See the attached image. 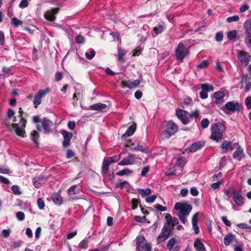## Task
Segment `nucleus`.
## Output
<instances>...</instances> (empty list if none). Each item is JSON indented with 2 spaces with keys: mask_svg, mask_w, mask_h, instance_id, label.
Wrapping results in <instances>:
<instances>
[{
  "mask_svg": "<svg viewBox=\"0 0 251 251\" xmlns=\"http://www.w3.org/2000/svg\"><path fill=\"white\" fill-rule=\"evenodd\" d=\"M226 130V127L222 123H215L211 129L210 138L216 142H220L223 139Z\"/></svg>",
  "mask_w": 251,
  "mask_h": 251,
  "instance_id": "1",
  "label": "nucleus"
},
{
  "mask_svg": "<svg viewBox=\"0 0 251 251\" xmlns=\"http://www.w3.org/2000/svg\"><path fill=\"white\" fill-rule=\"evenodd\" d=\"M178 130L177 125L173 121L169 120L166 123V129L161 133V137L163 139H169Z\"/></svg>",
  "mask_w": 251,
  "mask_h": 251,
  "instance_id": "2",
  "label": "nucleus"
},
{
  "mask_svg": "<svg viewBox=\"0 0 251 251\" xmlns=\"http://www.w3.org/2000/svg\"><path fill=\"white\" fill-rule=\"evenodd\" d=\"M173 227H170L165 224L161 232L157 237L158 243H163L167 240L170 235L173 234Z\"/></svg>",
  "mask_w": 251,
  "mask_h": 251,
  "instance_id": "3",
  "label": "nucleus"
},
{
  "mask_svg": "<svg viewBox=\"0 0 251 251\" xmlns=\"http://www.w3.org/2000/svg\"><path fill=\"white\" fill-rule=\"evenodd\" d=\"M50 89L47 87L44 90H39L35 95L33 103L35 108H37L42 102V99L49 94Z\"/></svg>",
  "mask_w": 251,
  "mask_h": 251,
  "instance_id": "4",
  "label": "nucleus"
},
{
  "mask_svg": "<svg viewBox=\"0 0 251 251\" xmlns=\"http://www.w3.org/2000/svg\"><path fill=\"white\" fill-rule=\"evenodd\" d=\"M138 191L141 197L145 199L146 202L147 203H151L153 202L157 198L155 195L149 196L151 193V190L149 188L146 189H139L138 190Z\"/></svg>",
  "mask_w": 251,
  "mask_h": 251,
  "instance_id": "5",
  "label": "nucleus"
},
{
  "mask_svg": "<svg viewBox=\"0 0 251 251\" xmlns=\"http://www.w3.org/2000/svg\"><path fill=\"white\" fill-rule=\"evenodd\" d=\"M188 50L182 43H179L176 50L175 56L177 60H182L187 55Z\"/></svg>",
  "mask_w": 251,
  "mask_h": 251,
  "instance_id": "6",
  "label": "nucleus"
},
{
  "mask_svg": "<svg viewBox=\"0 0 251 251\" xmlns=\"http://www.w3.org/2000/svg\"><path fill=\"white\" fill-rule=\"evenodd\" d=\"M201 91L200 93V96L201 99H205L208 97V92H211L214 90V87L208 83H202L201 84Z\"/></svg>",
  "mask_w": 251,
  "mask_h": 251,
  "instance_id": "7",
  "label": "nucleus"
},
{
  "mask_svg": "<svg viewBox=\"0 0 251 251\" xmlns=\"http://www.w3.org/2000/svg\"><path fill=\"white\" fill-rule=\"evenodd\" d=\"M251 55L247 52L239 50L238 52L237 58L242 64L247 66L251 60Z\"/></svg>",
  "mask_w": 251,
  "mask_h": 251,
  "instance_id": "8",
  "label": "nucleus"
},
{
  "mask_svg": "<svg viewBox=\"0 0 251 251\" xmlns=\"http://www.w3.org/2000/svg\"><path fill=\"white\" fill-rule=\"evenodd\" d=\"M225 107L232 112H234L235 111L239 112L240 111L241 109L243 108L241 104L238 102L234 103L233 101L227 102L222 108V110H224Z\"/></svg>",
  "mask_w": 251,
  "mask_h": 251,
  "instance_id": "9",
  "label": "nucleus"
},
{
  "mask_svg": "<svg viewBox=\"0 0 251 251\" xmlns=\"http://www.w3.org/2000/svg\"><path fill=\"white\" fill-rule=\"evenodd\" d=\"M176 114L177 118L180 120L184 125H187L189 123V120L187 116L188 112L187 111L178 109L176 110Z\"/></svg>",
  "mask_w": 251,
  "mask_h": 251,
  "instance_id": "10",
  "label": "nucleus"
},
{
  "mask_svg": "<svg viewBox=\"0 0 251 251\" xmlns=\"http://www.w3.org/2000/svg\"><path fill=\"white\" fill-rule=\"evenodd\" d=\"M59 8L56 7L47 10L44 14L45 18L50 21L53 22L56 19V14L59 11Z\"/></svg>",
  "mask_w": 251,
  "mask_h": 251,
  "instance_id": "11",
  "label": "nucleus"
},
{
  "mask_svg": "<svg viewBox=\"0 0 251 251\" xmlns=\"http://www.w3.org/2000/svg\"><path fill=\"white\" fill-rule=\"evenodd\" d=\"M231 194L232 196L233 201L236 204H239V203L241 204H244L245 199L242 196L240 191L232 189Z\"/></svg>",
  "mask_w": 251,
  "mask_h": 251,
  "instance_id": "12",
  "label": "nucleus"
},
{
  "mask_svg": "<svg viewBox=\"0 0 251 251\" xmlns=\"http://www.w3.org/2000/svg\"><path fill=\"white\" fill-rule=\"evenodd\" d=\"M61 133L64 139V141L62 142V146L64 148H67L70 145V141L73 137V134L64 130H62Z\"/></svg>",
  "mask_w": 251,
  "mask_h": 251,
  "instance_id": "13",
  "label": "nucleus"
},
{
  "mask_svg": "<svg viewBox=\"0 0 251 251\" xmlns=\"http://www.w3.org/2000/svg\"><path fill=\"white\" fill-rule=\"evenodd\" d=\"M175 209L179 210L180 215H188L192 209V206L191 205H175Z\"/></svg>",
  "mask_w": 251,
  "mask_h": 251,
  "instance_id": "14",
  "label": "nucleus"
},
{
  "mask_svg": "<svg viewBox=\"0 0 251 251\" xmlns=\"http://www.w3.org/2000/svg\"><path fill=\"white\" fill-rule=\"evenodd\" d=\"M135 163V155L130 154L127 157L123 158L118 165L120 166H126L132 165Z\"/></svg>",
  "mask_w": 251,
  "mask_h": 251,
  "instance_id": "15",
  "label": "nucleus"
},
{
  "mask_svg": "<svg viewBox=\"0 0 251 251\" xmlns=\"http://www.w3.org/2000/svg\"><path fill=\"white\" fill-rule=\"evenodd\" d=\"M234 145H237V148L233 153V157L235 159H237L238 161H241L244 157L243 150L238 143H234Z\"/></svg>",
  "mask_w": 251,
  "mask_h": 251,
  "instance_id": "16",
  "label": "nucleus"
},
{
  "mask_svg": "<svg viewBox=\"0 0 251 251\" xmlns=\"http://www.w3.org/2000/svg\"><path fill=\"white\" fill-rule=\"evenodd\" d=\"M89 110H96L101 112H105L108 109L106 104L98 102L97 103L90 105L88 108Z\"/></svg>",
  "mask_w": 251,
  "mask_h": 251,
  "instance_id": "17",
  "label": "nucleus"
},
{
  "mask_svg": "<svg viewBox=\"0 0 251 251\" xmlns=\"http://www.w3.org/2000/svg\"><path fill=\"white\" fill-rule=\"evenodd\" d=\"M21 124V127H20L19 124L17 123H13L11 126L13 128H15V132L17 135L24 137V134H25V127L23 126L22 124Z\"/></svg>",
  "mask_w": 251,
  "mask_h": 251,
  "instance_id": "18",
  "label": "nucleus"
},
{
  "mask_svg": "<svg viewBox=\"0 0 251 251\" xmlns=\"http://www.w3.org/2000/svg\"><path fill=\"white\" fill-rule=\"evenodd\" d=\"M136 129V124L133 123L126 131V132L122 136V140H125L127 137L132 135Z\"/></svg>",
  "mask_w": 251,
  "mask_h": 251,
  "instance_id": "19",
  "label": "nucleus"
},
{
  "mask_svg": "<svg viewBox=\"0 0 251 251\" xmlns=\"http://www.w3.org/2000/svg\"><path fill=\"white\" fill-rule=\"evenodd\" d=\"M42 127L43 129L47 132H49L51 130V127L53 125V123L50 120L44 118L41 121Z\"/></svg>",
  "mask_w": 251,
  "mask_h": 251,
  "instance_id": "20",
  "label": "nucleus"
},
{
  "mask_svg": "<svg viewBox=\"0 0 251 251\" xmlns=\"http://www.w3.org/2000/svg\"><path fill=\"white\" fill-rule=\"evenodd\" d=\"M128 143H130V145L126 144V147L130 148L132 151H141L143 152L147 151V149L144 148L142 146H140L139 144L135 146V144L133 142L131 143L130 140L129 141Z\"/></svg>",
  "mask_w": 251,
  "mask_h": 251,
  "instance_id": "21",
  "label": "nucleus"
},
{
  "mask_svg": "<svg viewBox=\"0 0 251 251\" xmlns=\"http://www.w3.org/2000/svg\"><path fill=\"white\" fill-rule=\"evenodd\" d=\"M46 182V178L43 176H38L33 179V184L36 188H39L44 185Z\"/></svg>",
  "mask_w": 251,
  "mask_h": 251,
  "instance_id": "22",
  "label": "nucleus"
},
{
  "mask_svg": "<svg viewBox=\"0 0 251 251\" xmlns=\"http://www.w3.org/2000/svg\"><path fill=\"white\" fill-rule=\"evenodd\" d=\"M205 145V142L203 141H198L194 143L190 147L189 150L190 152H194L198 150L201 149Z\"/></svg>",
  "mask_w": 251,
  "mask_h": 251,
  "instance_id": "23",
  "label": "nucleus"
},
{
  "mask_svg": "<svg viewBox=\"0 0 251 251\" xmlns=\"http://www.w3.org/2000/svg\"><path fill=\"white\" fill-rule=\"evenodd\" d=\"M214 97L215 99V103L217 104H221L224 102L225 93L222 91H217L214 93Z\"/></svg>",
  "mask_w": 251,
  "mask_h": 251,
  "instance_id": "24",
  "label": "nucleus"
},
{
  "mask_svg": "<svg viewBox=\"0 0 251 251\" xmlns=\"http://www.w3.org/2000/svg\"><path fill=\"white\" fill-rule=\"evenodd\" d=\"M51 199L56 204H61L63 202V198L61 195V192L54 193L51 195Z\"/></svg>",
  "mask_w": 251,
  "mask_h": 251,
  "instance_id": "25",
  "label": "nucleus"
},
{
  "mask_svg": "<svg viewBox=\"0 0 251 251\" xmlns=\"http://www.w3.org/2000/svg\"><path fill=\"white\" fill-rule=\"evenodd\" d=\"M136 251H142L141 250V248L144 249V245H142V244L144 243V242L145 241V238L144 236H138L136 239ZM145 244V243L144 244Z\"/></svg>",
  "mask_w": 251,
  "mask_h": 251,
  "instance_id": "26",
  "label": "nucleus"
},
{
  "mask_svg": "<svg viewBox=\"0 0 251 251\" xmlns=\"http://www.w3.org/2000/svg\"><path fill=\"white\" fill-rule=\"evenodd\" d=\"M194 247L197 251H206L204 244L199 238L195 240Z\"/></svg>",
  "mask_w": 251,
  "mask_h": 251,
  "instance_id": "27",
  "label": "nucleus"
},
{
  "mask_svg": "<svg viewBox=\"0 0 251 251\" xmlns=\"http://www.w3.org/2000/svg\"><path fill=\"white\" fill-rule=\"evenodd\" d=\"M234 144H232L231 141H228L227 140H224L221 146V149H225L226 151L229 150L232 151L234 149L233 146Z\"/></svg>",
  "mask_w": 251,
  "mask_h": 251,
  "instance_id": "28",
  "label": "nucleus"
},
{
  "mask_svg": "<svg viewBox=\"0 0 251 251\" xmlns=\"http://www.w3.org/2000/svg\"><path fill=\"white\" fill-rule=\"evenodd\" d=\"M110 164V162H109V160H107V158L103 159L101 168L102 174H106L107 173Z\"/></svg>",
  "mask_w": 251,
  "mask_h": 251,
  "instance_id": "29",
  "label": "nucleus"
},
{
  "mask_svg": "<svg viewBox=\"0 0 251 251\" xmlns=\"http://www.w3.org/2000/svg\"><path fill=\"white\" fill-rule=\"evenodd\" d=\"M78 186L77 185H74L70 187L67 191L68 194L71 196L78 194L79 191V189H77Z\"/></svg>",
  "mask_w": 251,
  "mask_h": 251,
  "instance_id": "30",
  "label": "nucleus"
},
{
  "mask_svg": "<svg viewBox=\"0 0 251 251\" xmlns=\"http://www.w3.org/2000/svg\"><path fill=\"white\" fill-rule=\"evenodd\" d=\"M234 237H235V235L231 233L228 234L227 235L225 236L224 238V244L226 246L229 245L231 244V243L232 242Z\"/></svg>",
  "mask_w": 251,
  "mask_h": 251,
  "instance_id": "31",
  "label": "nucleus"
},
{
  "mask_svg": "<svg viewBox=\"0 0 251 251\" xmlns=\"http://www.w3.org/2000/svg\"><path fill=\"white\" fill-rule=\"evenodd\" d=\"M40 137L39 133L36 130H33L30 134L31 139L35 144H38V139Z\"/></svg>",
  "mask_w": 251,
  "mask_h": 251,
  "instance_id": "32",
  "label": "nucleus"
},
{
  "mask_svg": "<svg viewBox=\"0 0 251 251\" xmlns=\"http://www.w3.org/2000/svg\"><path fill=\"white\" fill-rule=\"evenodd\" d=\"M177 240L175 238H171L168 241L167 244V249L169 250H172L175 245L177 243Z\"/></svg>",
  "mask_w": 251,
  "mask_h": 251,
  "instance_id": "33",
  "label": "nucleus"
},
{
  "mask_svg": "<svg viewBox=\"0 0 251 251\" xmlns=\"http://www.w3.org/2000/svg\"><path fill=\"white\" fill-rule=\"evenodd\" d=\"M244 28L245 29V34L251 33V20H247L244 24Z\"/></svg>",
  "mask_w": 251,
  "mask_h": 251,
  "instance_id": "34",
  "label": "nucleus"
},
{
  "mask_svg": "<svg viewBox=\"0 0 251 251\" xmlns=\"http://www.w3.org/2000/svg\"><path fill=\"white\" fill-rule=\"evenodd\" d=\"M116 187L123 190L124 187L127 189L129 187V184L128 181L125 180L115 184Z\"/></svg>",
  "mask_w": 251,
  "mask_h": 251,
  "instance_id": "35",
  "label": "nucleus"
},
{
  "mask_svg": "<svg viewBox=\"0 0 251 251\" xmlns=\"http://www.w3.org/2000/svg\"><path fill=\"white\" fill-rule=\"evenodd\" d=\"M121 86L123 88H128L130 89H132V81L129 80H123L121 81Z\"/></svg>",
  "mask_w": 251,
  "mask_h": 251,
  "instance_id": "36",
  "label": "nucleus"
},
{
  "mask_svg": "<svg viewBox=\"0 0 251 251\" xmlns=\"http://www.w3.org/2000/svg\"><path fill=\"white\" fill-rule=\"evenodd\" d=\"M19 117L20 118V123L23 124V126L25 127L26 124V120L23 117L24 112L22 107L19 108Z\"/></svg>",
  "mask_w": 251,
  "mask_h": 251,
  "instance_id": "37",
  "label": "nucleus"
},
{
  "mask_svg": "<svg viewBox=\"0 0 251 251\" xmlns=\"http://www.w3.org/2000/svg\"><path fill=\"white\" fill-rule=\"evenodd\" d=\"M186 163V159L184 157H178L176 160V165L182 168Z\"/></svg>",
  "mask_w": 251,
  "mask_h": 251,
  "instance_id": "38",
  "label": "nucleus"
},
{
  "mask_svg": "<svg viewBox=\"0 0 251 251\" xmlns=\"http://www.w3.org/2000/svg\"><path fill=\"white\" fill-rule=\"evenodd\" d=\"M133 173V171L126 168L116 173V175L119 176H123L124 175H129Z\"/></svg>",
  "mask_w": 251,
  "mask_h": 251,
  "instance_id": "39",
  "label": "nucleus"
},
{
  "mask_svg": "<svg viewBox=\"0 0 251 251\" xmlns=\"http://www.w3.org/2000/svg\"><path fill=\"white\" fill-rule=\"evenodd\" d=\"M192 102V99L190 98H187L184 99L181 102V106L183 108H186L189 106V104Z\"/></svg>",
  "mask_w": 251,
  "mask_h": 251,
  "instance_id": "40",
  "label": "nucleus"
},
{
  "mask_svg": "<svg viewBox=\"0 0 251 251\" xmlns=\"http://www.w3.org/2000/svg\"><path fill=\"white\" fill-rule=\"evenodd\" d=\"M11 24L14 27H18L23 24V21L19 20L16 17H14L11 19Z\"/></svg>",
  "mask_w": 251,
  "mask_h": 251,
  "instance_id": "41",
  "label": "nucleus"
},
{
  "mask_svg": "<svg viewBox=\"0 0 251 251\" xmlns=\"http://www.w3.org/2000/svg\"><path fill=\"white\" fill-rule=\"evenodd\" d=\"M237 33V30L235 29L231 30L227 32V38L229 40H232L236 37Z\"/></svg>",
  "mask_w": 251,
  "mask_h": 251,
  "instance_id": "42",
  "label": "nucleus"
},
{
  "mask_svg": "<svg viewBox=\"0 0 251 251\" xmlns=\"http://www.w3.org/2000/svg\"><path fill=\"white\" fill-rule=\"evenodd\" d=\"M126 52L125 51V50L122 49H119L118 51V60L120 62H123L124 59L123 57L124 55H125Z\"/></svg>",
  "mask_w": 251,
  "mask_h": 251,
  "instance_id": "43",
  "label": "nucleus"
},
{
  "mask_svg": "<svg viewBox=\"0 0 251 251\" xmlns=\"http://www.w3.org/2000/svg\"><path fill=\"white\" fill-rule=\"evenodd\" d=\"M245 42L249 48H251V33H245Z\"/></svg>",
  "mask_w": 251,
  "mask_h": 251,
  "instance_id": "44",
  "label": "nucleus"
},
{
  "mask_svg": "<svg viewBox=\"0 0 251 251\" xmlns=\"http://www.w3.org/2000/svg\"><path fill=\"white\" fill-rule=\"evenodd\" d=\"M96 54V52L93 49H91L90 52H86L85 56L88 60H91Z\"/></svg>",
  "mask_w": 251,
  "mask_h": 251,
  "instance_id": "45",
  "label": "nucleus"
},
{
  "mask_svg": "<svg viewBox=\"0 0 251 251\" xmlns=\"http://www.w3.org/2000/svg\"><path fill=\"white\" fill-rule=\"evenodd\" d=\"M209 62L207 60H203L201 63L197 65V68L201 69L206 68L208 67Z\"/></svg>",
  "mask_w": 251,
  "mask_h": 251,
  "instance_id": "46",
  "label": "nucleus"
},
{
  "mask_svg": "<svg viewBox=\"0 0 251 251\" xmlns=\"http://www.w3.org/2000/svg\"><path fill=\"white\" fill-rule=\"evenodd\" d=\"M11 190L13 193L16 195H19L21 194V192L20 191V187L19 186L14 185L11 187Z\"/></svg>",
  "mask_w": 251,
  "mask_h": 251,
  "instance_id": "47",
  "label": "nucleus"
},
{
  "mask_svg": "<svg viewBox=\"0 0 251 251\" xmlns=\"http://www.w3.org/2000/svg\"><path fill=\"white\" fill-rule=\"evenodd\" d=\"M209 121L207 118H204L201 121V126L203 128H206L208 126Z\"/></svg>",
  "mask_w": 251,
  "mask_h": 251,
  "instance_id": "48",
  "label": "nucleus"
},
{
  "mask_svg": "<svg viewBox=\"0 0 251 251\" xmlns=\"http://www.w3.org/2000/svg\"><path fill=\"white\" fill-rule=\"evenodd\" d=\"M224 35L222 31L218 32L216 34L215 39L217 42H221L223 40Z\"/></svg>",
  "mask_w": 251,
  "mask_h": 251,
  "instance_id": "49",
  "label": "nucleus"
},
{
  "mask_svg": "<svg viewBox=\"0 0 251 251\" xmlns=\"http://www.w3.org/2000/svg\"><path fill=\"white\" fill-rule=\"evenodd\" d=\"M164 28L163 25H160L158 27H154L153 28V31L156 34H158L163 32Z\"/></svg>",
  "mask_w": 251,
  "mask_h": 251,
  "instance_id": "50",
  "label": "nucleus"
},
{
  "mask_svg": "<svg viewBox=\"0 0 251 251\" xmlns=\"http://www.w3.org/2000/svg\"><path fill=\"white\" fill-rule=\"evenodd\" d=\"M75 42L77 44H83L84 43L85 39L83 36L79 35L75 37Z\"/></svg>",
  "mask_w": 251,
  "mask_h": 251,
  "instance_id": "51",
  "label": "nucleus"
},
{
  "mask_svg": "<svg viewBox=\"0 0 251 251\" xmlns=\"http://www.w3.org/2000/svg\"><path fill=\"white\" fill-rule=\"evenodd\" d=\"M239 20V17L237 15H235L232 17H229L226 19V21L228 23H231L232 22H237Z\"/></svg>",
  "mask_w": 251,
  "mask_h": 251,
  "instance_id": "52",
  "label": "nucleus"
},
{
  "mask_svg": "<svg viewBox=\"0 0 251 251\" xmlns=\"http://www.w3.org/2000/svg\"><path fill=\"white\" fill-rule=\"evenodd\" d=\"M245 104L248 109H251V97L248 96L246 98L245 101Z\"/></svg>",
  "mask_w": 251,
  "mask_h": 251,
  "instance_id": "53",
  "label": "nucleus"
},
{
  "mask_svg": "<svg viewBox=\"0 0 251 251\" xmlns=\"http://www.w3.org/2000/svg\"><path fill=\"white\" fill-rule=\"evenodd\" d=\"M200 115V111L198 109L189 114V117L192 118H197Z\"/></svg>",
  "mask_w": 251,
  "mask_h": 251,
  "instance_id": "54",
  "label": "nucleus"
},
{
  "mask_svg": "<svg viewBox=\"0 0 251 251\" xmlns=\"http://www.w3.org/2000/svg\"><path fill=\"white\" fill-rule=\"evenodd\" d=\"M16 218L19 221H23L25 218V214L22 212L19 211V212H17V213H16Z\"/></svg>",
  "mask_w": 251,
  "mask_h": 251,
  "instance_id": "55",
  "label": "nucleus"
},
{
  "mask_svg": "<svg viewBox=\"0 0 251 251\" xmlns=\"http://www.w3.org/2000/svg\"><path fill=\"white\" fill-rule=\"evenodd\" d=\"M28 5V2L26 0H22L20 3L19 6L22 9L26 8Z\"/></svg>",
  "mask_w": 251,
  "mask_h": 251,
  "instance_id": "56",
  "label": "nucleus"
},
{
  "mask_svg": "<svg viewBox=\"0 0 251 251\" xmlns=\"http://www.w3.org/2000/svg\"><path fill=\"white\" fill-rule=\"evenodd\" d=\"M75 152L72 150L69 149L67 151L66 157L67 159H70L74 157L75 156Z\"/></svg>",
  "mask_w": 251,
  "mask_h": 251,
  "instance_id": "57",
  "label": "nucleus"
},
{
  "mask_svg": "<svg viewBox=\"0 0 251 251\" xmlns=\"http://www.w3.org/2000/svg\"><path fill=\"white\" fill-rule=\"evenodd\" d=\"M88 247V242L86 240H83L79 244V247L80 249H85Z\"/></svg>",
  "mask_w": 251,
  "mask_h": 251,
  "instance_id": "58",
  "label": "nucleus"
},
{
  "mask_svg": "<svg viewBox=\"0 0 251 251\" xmlns=\"http://www.w3.org/2000/svg\"><path fill=\"white\" fill-rule=\"evenodd\" d=\"M165 218L167 221V224L166 225H168L170 226L171 225V224L172 223V222L173 221V218L172 217V216L170 214H167L165 216Z\"/></svg>",
  "mask_w": 251,
  "mask_h": 251,
  "instance_id": "59",
  "label": "nucleus"
},
{
  "mask_svg": "<svg viewBox=\"0 0 251 251\" xmlns=\"http://www.w3.org/2000/svg\"><path fill=\"white\" fill-rule=\"evenodd\" d=\"M120 157L119 156H115L109 158H107V160H109V162L111 164L112 163L117 162L120 160Z\"/></svg>",
  "mask_w": 251,
  "mask_h": 251,
  "instance_id": "60",
  "label": "nucleus"
},
{
  "mask_svg": "<svg viewBox=\"0 0 251 251\" xmlns=\"http://www.w3.org/2000/svg\"><path fill=\"white\" fill-rule=\"evenodd\" d=\"M222 222L227 226H230L231 225V222L227 220L226 217L223 216L221 218Z\"/></svg>",
  "mask_w": 251,
  "mask_h": 251,
  "instance_id": "61",
  "label": "nucleus"
},
{
  "mask_svg": "<svg viewBox=\"0 0 251 251\" xmlns=\"http://www.w3.org/2000/svg\"><path fill=\"white\" fill-rule=\"evenodd\" d=\"M63 78V74L62 72H57L55 75V79L56 81H60Z\"/></svg>",
  "mask_w": 251,
  "mask_h": 251,
  "instance_id": "62",
  "label": "nucleus"
},
{
  "mask_svg": "<svg viewBox=\"0 0 251 251\" xmlns=\"http://www.w3.org/2000/svg\"><path fill=\"white\" fill-rule=\"evenodd\" d=\"M0 182L6 185H8L10 183V181L8 179L1 176H0Z\"/></svg>",
  "mask_w": 251,
  "mask_h": 251,
  "instance_id": "63",
  "label": "nucleus"
},
{
  "mask_svg": "<svg viewBox=\"0 0 251 251\" xmlns=\"http://www.w3.org/2000/svg\"><path fill=\"white\" fill-rule=\"evenodd\" d=\"M234 251H244L243 250V246L241 244H236L233 245Z\"/></svg>",
  "mask_w": 251,
  "mask_h": 251,
  "instance_id": "64",
  "label": "nucleus"
}]
</instances>
